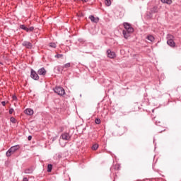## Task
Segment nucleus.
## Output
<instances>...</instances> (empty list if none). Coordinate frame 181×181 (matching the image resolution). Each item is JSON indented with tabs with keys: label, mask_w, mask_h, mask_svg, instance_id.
Here are the masks:
<instances>
[{
	"label": "nucleus",
	"mask_w": 181,
	"mask_h": 181,
	"mask_svg": "<svg viewBox=\"0 0 181 181\" xmlns=\"http://www.w3.org/2000/svg\"><path fill=\"white\" fill-rule=\"evenodd\" d=\"M123 26L125 30H123L122 33L124 39H128L131 33H134V28L129 23H124Z\"/></svg>",
	"instance_id": "nucleus-1"
},
{
	"label": "nucleus",
	"mask_w": 181,
	"mask_h": 181,
	"mask_svg": "<svg viewBox=\"0 0 181 181\" xmlns=\"http://www.w3.org/2000/svg\"><path fill=\"white\" fill-rule=\"evenodd\" d=\"M167 45H168V46H170V47H176V43L173 40V39H175V37L173 35L168 34L167 35Z\"/></svg>",
	"instance_id": "nucleus-2"
},
{
	"label": "nucleus",
	"mask_w": 181,
	"mask_h": 181,
	"mask_svg": "<svg viewBox=\"0 0 181 181\" xmlns=\"http://www.w3.org/2000/svg\"><path fill=\"white\" fill-rule=\"evenodd\" d=\"M21 148V146L16 145L11 146L6 153V156L9 157L11 155L15 153Z\"/></svg>",
	"instance_id": "nucleus-3"
},
{
	"label": "nucleus",
	"mask_w": 181,
	"mask_h": 181,
	"mask_svg": "<svg viewBox=\"0 0 181 181\" xmlns=\"http://www.w3.org/2000/svg\"><path fill=\"white\" fill-rule=\"evenodd\" d=\"M54 93H56L57 94H58V95H61L63 96L64 95V94H66V91L64 90V88H63V87H56L54 89Z\"/></svg>",
	"instance_id": "nucleus-4"
},
{
	"label": "nucleus",
	"mask_w": 181,
	"mask_h": 181,
	"mask_svg": "<svg viewBox=\"0 0 181 181\" xmlns=\"http://www.w3.org/2000/svg\"><path fill=\"white\" fill-rule=\"evenodd\" d=\"M30 77L33 78V80L37 81L39 80V74L36 73L35 70L31 69Z\"/></svg>",
	"instance_id": "nucleus-5"
},
{
	"label": "nucleus",
	"mask_w": 181,
	"mask_h": 181,
	"mask_svg": "<svg viewBox=\"0 0 181 181\" xmlns=\"http://www.w3.org/2000/svg\"><path fill=\"white\" fill-rule=\"evenodd\" d=\"M22 46H23L24 47H26V49H32V47H33V45H32V43L28 41H24L22 43Z\"/></svg>",
	"instance_id": "nucleus-6"
},
{
	"label": "nucleus",
	"mask_w": 181,
	"mask_h": 181,
	"mask_svg": "<svg viewBox=\"0 0 181 181\" xmlns=\"http://www.w3.org/2000/svg\"><path fill=\"white\" fill-rule=\"evenodd\" d=\"M107 57H110V59H114L116 56L115 52L111 51V49L107 50Z\"/></svg>",
	"instance_id": "nucleus-7"
},
{
	"label": "nucleus",
	"mask_w": 181,
	"mask_h": 181,
	"mask_svg": "<svg viewBox=\"0 0 181 181\" xmlns=\"http://www.w3.org/2000/svg\"><path fill=\"white\" fill-rule=\"evenodd\" d=\"M46 73H47V71L45 69V67H42L37 71V74H39V76H46Z\"/></svg>",
	"instance_id": "nucleus-8"
},
{
	"label": "nucleus",
	"mask_w": 181,
	"mask_h": 181,
	"mask_svg": "<svg viewBox=\"0 0 181 181\" xmlns=\"http://www.w3.org/2000/svg\"><path fill=\"white\" fill-rule=\"evenodd\" d=\"M89 19H90L91 22L93 23H98L100 21V18L98 17H94V16H90Z\"/></svg>",
	"instance_id": "nucleus-9"
},
{
	"label": "nucleus",
	"mask_w": 181,
	"mask_h": 181,
	"mask_svg": "<svg viewBox=\"0 0 181 181\" xmlns=\"http://www.w3.org/2000/svg\"><path fill=\"white\" fill-rule=\"evenodd\" d=\"M62 138L64 141H69V139H70V134H69L68 133H64V134H62Z\"/></svg>",
	"instance_id": "nucleus-10"
},
{
	"label": "nucleus",
	"mask_w": 181,
	"mask_h": 181,
	"mask_svg": "<svg viewBox=\"0 0 181 181\" xmlns=\"http://www.w3.org/2000/svg\"><path fill=\"white\" fill-rule=\"evenodd\" d=\"M151 13H158L159 12V9L158 8V6H155L150 10Z\"/></svg>",
	"instance_id": "nucleus-11"
},
{
	"label": "nucleus",
	"mask_w": 181,
	"mask_h": 181,
	"mask_svg": "<svg viewBox=\"0 0 181 181\" xmlns=\"http://www.w3.org/2000/svg\"><path fill=\"white\" fill-rule=\"evenodd\" d=\"M70 66H71L70 62L66 63L63 66H62V68L58 67V70H59V71H60V70L62 71L63 69H69L70 67Z\"/></svg>",
	"instance_id": "nucleus-12"
},
{
	"label": "nucleus",
	"mask_w": 181,
	"mask_h": 181,
	"mask_svg": "<svg viewBox=\"0 0 181 181\" xmlns=\"http://www.w3.org/2000/svg\"><path fill=\"white\" fill-rule=\"evenodd\" d=\"M25 114H26L27 115H33V110L30 109V108H28V109H26L25 111H24Z\"/></svg>",
	"instance_id": "nucleus-13"
},
{
	"label": "nucleus",
	"mask_w": 181,
	"mask_h": 181,
	"mask_svg": "<svg viewBox=\"0 0 181 181\" xmlns=\"http://www.w3.org/2000/svg\"><path fill=\"white\" fill-rule=\"evenodd\" d=\"M147 40H149L150 42H155V37L152 35H149L146 37Z\"/></svg>",
	"instance_id": "nucleus-14"
},
{
	"label": "nucleus",
	"mask_w": 181,
	"mask_h": 181,
	"mask_svg": "<svg viewBox=\"0 0 181 181\" xmlns=\"http://www.w3.org/2000/svg\"><path fill=\"white\" fill-rule=\"evenodd\" d=\"M24 173H25L27 175H30V173H33V169L28 168V169L25 170Z\"/></svg>",
	"instance_id": "nucleus-15"
},
{
	"label": "nucleus",
	"mask_w": 181,
	"mask_h": 181,
	"mask_svg": "<svg viewBox=\"0 0 181 181\" xmlns=\"http://www.w3.org/2000/svg\"><path fill=\"white\" fill-rule=\"evenodd\" d=\"M163 4H167V5L172 4V0H160Z\"/></svg>",
	"instance_id": "nucleus-16"
},
{
	"label": "nucleus",
	"mask_w": 181,
	"mask_h": 181,
	"mask_svg": "<svg viewBox=\"0 0 181 181\" xmlns=\"http://www.w3.org/2000/svg\"><path fill=\"white\" fill-rule=\"evenodd\" d=\"M52 169H53V165L52 164H49L47 165V172L49 173L52 172Z\"/></svg>",
	"instance_id": "nucleus-17"
},
{
	"label": "nucleus",
	"mask_w": 181,
	"mask_h": 181,
	"mask_svg": "<svg viewBox=\"0 0 181 181\" xmlns=\"http://www.w3.org/2000/svg\"><path fill=\"white\" fill-rule=\"evenodd\" d=\"M49 47H52L53 49H56V47H57L56 43H54V42L49 43Z\"/></svg>",
	"instance_id": "nucleus-18"
},
{
	"label": "nucleus",
	"mask_w": 181,
	"mask_h": 181,
	"mask_svg": "<svg viewBox=\"0 0 181 181\" xmlns=\"http://www.w3.org/2000/svg\"><path fill=\"white\" fill-rule=\"evenodd\" d=\"M105 4L106 6H110L111 5V0H105Z\"/></svg>",
	"instance_id": "nucleus-19"
},
{
	"label": "nucleus",
	"mask_w": 181,
	"mask_h": 181,
	"mask_svg": "<svg viewBox=\"0 0 181 181\" xmlns=\"http://www.w3.org/2000/svg\"><path fill=\"white\" fill-rule=\"evenodd\" d=\"M92 149H93V151H97V149H98V144H93L92 146Z\"/></svg>",
	"instance_id": "nucleus-20"
},
{
	"label": "nucleus",
	"mask_w": 181,
	"mask_h": 181,
	"mask_svg": "<svg viewBox=\"0 0 181 181\" xmlns=\"http://www.w3.org/2000/svg\"><path fill=\"white\" fill-rule=\"evenodd\" d=\"M10 121L12 122V124H16V119H15L13 117H11Z\"/></svg>",
	"instance_id": "nucleus-21"
},
{
	"label": "nucleus",
	"mask_w": 181,
	"mask_h": 181,
	"mask_svg": "<svg viewBox=\"0 0 181 181\" xmlns=\"http://www.w3.org/2000/svg\"><path fill=\"white\" fill-rule=\"evenodd\" d=\"M95 124H101V119H95Z\"/></svg>",
	"instance_id": "nucleus-22"
},
{
	"label": "nucleus",
	"mask_w": 181,
	"mask_h": 181,
	"mask_svg": "<svg viewBox=\"0 0 181 181\" xmlns=\"http://www.w3.org/2000/svg\"><path fill=\"white\" fill-rule=\"evenodd\" d=\"M55 57H57V59H60V57H63V54H56Z\"/></svg>",
	"instance_id": "nucleus-23"
},
{
	"label": "nucleus",
	"mask_w": 181,
	"mask_h": 181,
	"mask_svg": "<svg viewBox=\"0 0 181 181\" xmlns=\"http://www.w3.org/2000/svg\"><path fill=\"white\" fill-rule=\"evenodd\" d=\"M20 29H23V30H25L26 29V26L25 25H21Z\"/></svg>",
	"instance_id": "nucleus-24"
},
{
	"label": "nucleus",
	"mask_w": 181,
	"mask_h": 181,
	"mask_svg": "<svg viewBox=\"0 0 181 181\" xmlns=\"http://www.w3.org/2000/svg\"><path fill=\"white\" fill-rule=\"evenodd\" d=\"M13 111H14L13 108H10L8 112L9 114H13Z\"/></svg>",
	"instance_id": "nucleus-25"
},
{
	"label": "nucleus",
	"mask_w": 181,
	"mask_h": 181,
	"mask_svg": "<svg viewBox=\"0 0 181 181\" xmlns=\"http://www.w3.org/2000/svg\"><path fill=\"white\" fill-rule=\"evenodd\" d=\"M34 29H35L34 27H30V28H29V30H30V32H33Z\"/></svg>",
	"instance_id": "nucleus-26"
},
{
	"label": "nucleus",
	"mask_w": 181,
	"mask_h": 181,
	"mask_svg": "<svg viewBox=\"0 0 181 181\" xmlns=\"http://www.w3.org/2000/svg\"><path fill=\"white\" fill-rule=\"evenodd\" d=\"M1 104H2L3 107H5V105H6V103H5V101H2V102H1Z\"/></svg>",
	"instance_id": "nucleus-27"
},
{
	"label": "nucleus",
	"mask_w": 181,
	"mask_h": 181,
	"mask_svg": "<svg viewBox=\"0 0 181 181\" xmlns=\"http://www.w3.org/2000/svg\"><path fill=\"white\" fill-rule=\"evenodd\" d=\"M24 30H25V32H30L29 28L27 27H25V29Z\"/></svg>",
	"instance_id": "nucleus-28"
},
{
	"label": "nucleus",
	"mask_w": 181,
	"mask_h": 181,
	"mask_svg": "<svg viewBox=\"0 0 181 181\" xmlns=\"http://www.w3.org/2000/svg\"><path fill=\"white\" fill-rule=\"evenodd\" d=\"M32 140V136H28V141H31Z\"/></svg>",
	"instance_id": "nucleus-29"
},
{
	"label": "nucleus",
	"mask_w": 181,
	"mask_h": 181,
	"mask_svg": "<svg viewBox=\"0 0 181 181\" xmlns=\"http://www.w3.org/2000/svg\"><path fill=\"white\" fill-rule=\"evenodd\" d=\"M13 100H17L16 95H13Z\"/></svg>",
	"instance_id": "nucleus-30"
},
{
	"label": "nucleus",
	"mask_w": 181,
	"mask_h": 181,
	"mask_svg": "<svg viewBox=\"0 0 181 181\" xmlns=\"http://www.w3.org/2000/svg\"><path fill=\"white\" fill-rule=\"evenodd\" d=\"M83 2H88V0H82Z\"/></svg>",
	"instance_id": "nucleus-31"
},
{
	"label": "nucleus",
	"mask_w": 181,
	"mask_h": 181,
	"mask_svg": "<svg viewBox=\"0 0 181 181\" xmlns=\"http://www.w3.org/2000/svg\"><path fill=\"white\" fill-rule=\"evenodd\" d=\"M4 64H2V62H0V66H2Z\"/></svg>",
	"instance_id": "nucleus-32"
}]
</instances>
